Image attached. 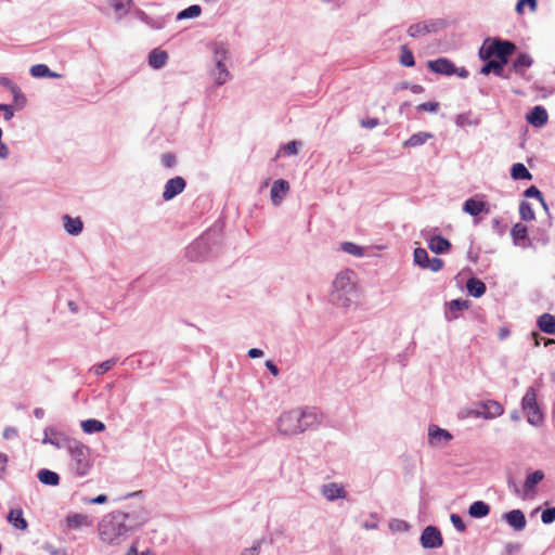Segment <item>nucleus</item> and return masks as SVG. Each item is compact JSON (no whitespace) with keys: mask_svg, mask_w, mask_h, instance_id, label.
<instances>
[{"mask_svg":"<svg viewBox=\"0 0 555 555\" xmlns=\"http://www.w3.org/2000/svg\"><path fill=\"white\" fill-rule=\"evenodd\" d=\"M146 515L140 513L113 512L102 518L99 524V534L103 542L120 544L130 531H133L146 521Z\"/></svg>","mask_w":555,"mask_h":555,"instance_id":"1","label":"nucleus"},{"mask_svg":"<svg viewBox=\"0 0 555 555\" xmlns=\"http://www.w3.org/2000/svg\"><path fill=\"white\" fill-rule=\"evenodd\" d=\"M318 424V415L312 410H292L283 413L278 423L282 435L293 436L305 431Z\"/></svg>","mask_w":555,"mask_h":555,"instance_id":"2","label":"nucleus"},{"mask_svg":"<svg viewBox=\"0 0 555 555\" xmlns=\"http://www.w3.org/2000/svg\"><path fill=\"white\" fill-rule=\"evenodd\" d=\"M515 49L516 46L511 41L488 38L479 49V57L486 61L495 56L498 60L504 61L507 60Z\"/></svg>","mask_w":555,"mask_h":555,"instance_id":"3","label":"nucleus"},{"mask_svg":"<svg viewBox=\"0 0 555 555\" xmlns=\"http://www.w3.org/2000/svg\"><path fill=\"white\" fill-rule=\"evenodd\" d=\"M70 469L78 476H86L91 469L90 450L82 443L69 447Z\"/></svg>","mask_w":555,"mask_h":555,"instance_id":"4","label":"nucleus"},{"mask_svg":"<svg viewBox=\"0 0 555 555\" xmlns=\"http://www.w3.org/2000/svg\"><path fill=\"white\" fill-rule=\"evenodd\" d=\"M522 410L527 415V421L533 426L541 425L543 413L537 402V393L533 388H529L522 398Z\"/></svg>","mask_w":555,"mask_h":555,"instance_id":"5","label":"nucleus"},{"mask_svg":"<svg viewBox=\"0 0 555 555\" xmlns=\"http://www.w3.org/2000/svg\"><path fill=\"white\" fill-rule=\"evenodd\" d=\"M354 272L352 270H344L339 272L333 281L334 295H336L335 299L337 301L340 300L341 294H349L353 291Z\"/></svg>","mask_w":555,"mask_h":555,"instance_id":"6","label":"nucleus"},{"mask_svg":"<svg viewBox=\"0 0 555 555\" xmlns=\"http://www.w3.org/2000/svg\"><path fill=\"white\" fill-rule=\"evenodd\" d=\"M504 412L503 405L494 400H488L480 403V410L470 411L469 415L483 418H494L502 415Z\"/></svg>","mask_w":555,"mask_h":555,"instance_id":"7","label":"nucleus"},{"mask_svg":"<svg viewBox=\"0 0 555 555\" xmlns=\"http://www.w3.org/2000/svg\"><path fill=\"white\" fill-rule=\"evenodd\" d=\"M421 542L426 548H437L442 545L443 539L437 528L428 526L422 533Z\"/></svg>","mask_w":555,"mask_h":555,"instance_id":"8","label":"nucleus"},{"mask_svg":"<svg viewBox=\"0 0 555 555\" xmlns=\"http://www.w3.org/2000/svg\"><path fill=\"white\" fill-rule=\"evenodd\" d=\"M185 185V180L182 177H175L172 179H169L165 184L163 198L165 201L172 199L175 196L183 192Z\"/></svg>","mask_w":555,"mask_h":555,"instance_id":"9","label":"nucleus"},{"mask_svg":"<svg viewBox=\"0 0 555 555\" xmlns=\"http://www.w3.org/2000/svg\"><path fill=\"white\" fill-rule=\"evenodd\" d=\"M427 65L431 72L437 74L453 75L456 73L454 64L444 57L435 61H429Z\"/></svg>","mask_w":555,"mask_h":555,"instance_id":"10","label":"nucleus"},{"mask_svg":"<svg viewBox=\"0 0 555 555\" xmlns=\"http://www.w3.org/2000/svg\"><path fill=\"white\" fill-rule=\"evenodd\" d=\"M289 191V183L286 180L279 179L273 182L271 188V199L274 205H280L283 197Z\"/></svg>","mask_w":555,"mask_h":555,"instance_id":"11","label":"nucleus"},{"mask_svg":"<svg viewBox=\"0 0 555 555\" xmlns=\"http://www.w3.org/2000/svg\"><path fill=\"white\" fill-rule=\"evenodd\" d=\"M547 112L541 105L534 106L527 116L528 122L534 127L544 126L547 122Z\"/></svg>","mask_w":555,"mask_h":555,"instance_id":"12","label":"nucleus"},{"mask_svg":"<svg viewBox=\"0 0 555 555\" xmlns=\"http://www.w3.org/2000/svg\"><path fill=\"white\" fill-rule=\"evenodd\" d=\"M439 23H425L420 22L411 25L408 29L410 37L416 38L436 31Z\"/></svg>","mask_w":555,"mask_h":555,"instance_id":"13","label":"nucleus"},{"mask_svg":"<svg viewBox=\"0 0 555 555\" xmlns=\"http://www.w3.org/2000/svg\"><path fill=\"white\" fill-rule=\"evenodd\" d=\"M503 517L515 530H522L527 525L526 517L520 509H513L505 513Z\"/></svg>","mask_w":555,"mask_h":555,"instance_id":"14","label":"nucleus"},{"mask_svg":"<svg viewBox=\"0 0 555 555\" xmlns=\"http://www.w3.org/2000/svg\"><path fill=\"white\" fill-rule=\"evenodd\" d=\"M485 65L481 67L480 73L482 75H488L490 73H494L499 77H503L504 65L507 63V60L500 61L498 59H489L485 61Z\"/></svg>","mask_w":555,"mask_h":555,"instance_id":"15","label":"nucleus"},{"mask_svg":"<svg viewBox=\"0 0 555 555\" xmlns=\"http://www.w3.org/2000/svg\"><path fill=\"white\" fill-rule=\"evenodd\" d=\"M429 443L431 446H439L442 442H449L452 439V436L449 431L439 428L438 426L429 427Z\"/></svg>","mask_w":555,"mask_h":555,"instance_id":"16","label":"nucleus"},{"mask_svg":"<svg viewBox=\"0 0 555 555\" xmlns=\"http://www.w3.org/2000/svg\"><path fill=\"white\" fill-rule=\"evenodd\" d=\"M322 494L330 501L335 499H344L346 491L343 486L336 482H330L322 487Z\"/></svg>","mask_w":555,"mask_h":555,"instance_id":"17","label":"nucleus"},{"mask_svg":"<svg viewBox=\"0 0 555 555\" xmlns=\"http://www.w3.org/2000/svg\"><path fill=\"white\" fill-rule=\"evenodd\" d=\"M66 524L70 529H79L92 526V520L87 515L76 513L66 517Z\"/></svg>","mask_w":555,"mask_h":555,"instance_id":"18","label":"nucleus"},{"mask_svg":"<svg viewBox=\"0 0 555 555\" xmlns=\"http://www.w3.org/2000/svg\"><path fill=\"white\" fill-rule=\"evenodd\" d=\"M469 308V301L463 299H454L449 302L447 318L453 320L459 318V312L467 310Z\"/></svg>","mask_w":555,"mask_h":555,"instance_id":"19","label":"nucleus"},{"mask_svg":"<svg viewBox=\"0 0 555 555\" xmlns=\"http://www.w3.org/2000/svg\"><path fill=\"white\" fill-rule=\"evenodd\" d=\"M463 210L470 216H478L482 211L488 212L486 203L475 198H468L463 205Z\"/></svg>","mask_w":555,"mask_h":555,"instance_id":"20","label":"nucleus"},{"mask_svg":"<svg viewBox=\"0 0 555 555\" xmlns=\"http://www.w3.org/2000/svg\"><path fill=\"white\" fill-rule=\"evenodd\" d=\"M450 247L451 243L440 235L431 237L428 242V248L436 254H443L448 251Z\"/></svg>","mask_w":555,"mask_h":555,"instance_id":"21","label":"nucleus"},{"mask_svg":"<svg viewBox=\"0 0 555 555\" xmlns=\"http://www.w3.org/2000/svg\"><path fill=\"white\" fill-rule=\"evenodd\" d=\"M64 229L70 235H78L83 228L82 221L80 218H72L68 215L63 217Z\"/></svg>","mask_w":555,"mask_h":555,"instance_id":"22","label":"nucleus"},{"mask_svg":"<svg viewBox=\"0 0 555 555\" xmlns=\"http://www.w3.org/2000/svg\"><path fill=\"white\" fill-rule=\"evenodd\" d=\"M539 328L551 335H555V317L550 313H543L538 319Z\"/></svg>","mask_w":555,"mask_h":555,"instance_id":"23","label":"nucleus"},{"mask_svg":"<svg viewBox=\"0 0 555 555\" xmlns=\"http://www.w3.org/2000/svg\"><path fill=\"white\" fill-rule=\"evenodd\" d=\"M466 288L473 297L479 298L486 293V284L476 278H470L466 283Z\"/></svg>","mask_w":555,"mask_h":555,"instance_id":"24","label":"nucleus"},{"mask_svg":"<svg viewBox=\"0 0 555 555\" xmlns=\"http://www.w3.org/2000/svg\"><path fill=\"white\" fill-rule=\"evenodd\" d=\"M168 59V54L164 50L154 49L149 55V64L155 69L163 67Z\"/></svg>","mask_w":555,"mask_h":555,"instance_id":"25","label":"nucleus"},{"mask_svg":"<svg viewBox=\"0 0 555 555\" xmlns=\"http://www.w3.org/2000/svg\"><path fill=\"white\" fill-rule=\"evenodd\" d=\"M532 65V59L527 53H520L513 62V69L520 75Z\"/></svg>","mask_w":555,"mask_h":555,"instance_id":"26","label":"nucleus"},{"mask_svg":"<svg viewBox=\"0 0 555 555\" xmlns=\"http://www.w3.org/2000/svg\"><path fill=\"white\" fill-rule=\"evenodd\" d=\"M433 134L430 132H417L412 134L406 141L403 142L404 147H416L426 143L428 139H431Z\"/></svg>","mask_w":555,"mask_h":555,"instance_id":"27","label":"nucleus"},{"mask_svg":"<svg viewBox=\"0 0 555 555\" xmlns=\"http://www.w3.org/2000/svg\"><path fill=\"white\" fill-rule=\"evenodd\" d=\"M8 520L20 530L27 529V521L23 517L22 509H11L8 516Z\"/></svg>","mask_w":555,"mask_h":555,"instance_id":"28","label":"nucleus"},{"mask_svg":"<svg viewBox=\"0 0 555 555\" xmlns=\"http://www.w3.org/2000/svg\"><path fill=\"white\" fill-rule=\"evenodd\" d=\"M511 176L514 180H531L532 175L521 163H516L513 165L511 170Z\"/></svg>","mask_w":555,"mask_h":555,"instance_id":"29","label":"nucleus"},{"mask_svg":"<svg viewBox=\"0 0 555 555\" xmlns=\"http://www.w3.org/2000/svg\"><path fill=\"white\" fill-rule=\"evenodd\" d=\"M489 512V505L482 501H476L469 506V515L475 518L485 517Z\"/></svg>","mask_w":555,"mask_h":555,"instance_id":"30","label":"nucleus"},{"mask_svg":"<svg viewBox=\"0 0 555 555\" xmlns=\"http://www.w3.org/2000/svg\"><path fill=\"white\" fill-rule=\"evenodd\" d=\"M38 479L40 482L49 486H57L60 477L56 473L49 469H41L38 473Z\"/></svg>","mask_w":555,"mask_h":555,"instance_id":"31","label":"nucleus"},{"mask_svg":"<svg viewBox=\"0 0 555 555\" xmlns=\"http://www.w3.org/2000/svg\"><path fill=\"white\" fill-rule=\"evenodd\" d=\"M81 427L87 434L101 433L105 429V425L102 422L93 418L83 421Z\"/></svg>","mask_w":555,"mask_h":555,"instance_id":"32","label":"nucleus"},{"mask_svg":"<svg viewBox=\"0 0 555 555\" xmlns=\"http://www.w3.org/2000/svg\"><path fill=\"white\" fill-rule=\"evenodd\" d=\"M30 74L33 77H59L57 74L52 73L49 67L44 64H37L30 67Z\"/></svg>","mask_w":555,"mask_h":555,"instance_id":"33","label":"nucleus"},{"mask_svg":"<svg viewBox=\"0 0 555 555\" xmlns=\"http://www.w3.org/2000/svg\"><path fill=\"white\" fill-rule=\"evenodd\" d=\"M543 478L544 474L541 470L529 474L525 481L526 490H532Z\"/></svg>","mask_w":555,"mask_h":555,"instance_id":"34","label":"nucleus"},{"mask_svg":"<svg viewBox=\"0 0 555 555\" xmlns=\"http://www.w3.org/2000/svg\"><path fill=\"white\" fill-rule=\"evenodd\" d=\"M400 52V63L406 67L414 66L415 61L412 51L406 46H402Z\"/></svg>","mask_w":555,"mask_h":555,"instance_id":"35","label":"nucleus"},{"mask_svg":"<svg viewBox=\"0 0 555 555\" xmlns=\"http://www.w3.org/2000/svg\"><path fill=\"white\" fill-rule=\"evenodd\" d=\"M414 262L421 268L426 269V264L429 262V257L424 248L420 247L414 250Z\"/></svg>","mask_w":555,"mask_h":555,"instance_id":"36","label":"nucleus"},{"mask_svg":"<svg viewBox=\"0 0 555 555\" xmlns=\"http://www.w3.org/2000/svg\"><path fill=\"white\" fill-rule=\"evenodd\" d=\"M519 214H520L521 219L525 221H531L535 217L531 205L527 202L520 203Z\"/></svg>","mask_w":555,"mask_h":555,"instance_id":"37","label":"nucleus"},{"mask_svg":"<svg viewBox=\"0 0 555 555\" xmlns=\"http://www.w3.org/2000/svg\"><path fill=\"white\" fill-rule=\"evenodd\" d=\"M202 12V9L199 5H191L186 8L185 10L181 11L178 14V20H184V18H191V17H197Z\"/></svg>","mask_w":555,"mask_h":555,"instance_id":"38","label":"nucleus"},{"mask_svg":"<svg viewBox=\"0 0 555 555\" xmlns=\"http://www.w3.org/2000/svg\"><path fill=\"white\" fill-rule=\"evenodd\" d=\"M230 77V74L225 66L221 63H217V73L215 74V78L218 85L224 83Z\"/></svg>","mask_w":555,"mask_h":555,"instance_id":"39","label":"nucleus"},{"mask_svg":"<svg viewBox=\"0 0 555 555\" xmlns=\"http://www.w3.org/2000/svg\"><path fill=\"white\" fill-rule=\"evenodd\" d=\"M341 249L350 255H353V256L361 257L363 255V248L354 243H351V242L343 243Z\"/></svg>","mask_w":555,"mask_h":555,"instance_id":"40","label":"nucleus"},{"mask_svg":"<svg viewBox=\"0 0 555 555\" xmlns=\"http://www.w3.org/2000/svg\"><path fill=\"white\" fill-rule=\"evenodd\" d=\"M512 235L515 240H525L528 235L527 227L521 223H517L512 229Z\"/></svg>","mask_w":555,"mask_h":555,"instance_id":"41","label":"nucleus"},{"mask_svg":"<svg viewBox=\"0 0 555 555\" xmlns=\"http://www.w3.org/2000/svg\"><path fill=\"white\" fill-rule=\"evenodd\" d=\"M525 196L526 197H535L546 208L544 197H543L541 191L537 186L531 185L530 188H528L525 191Z\"/></svg>","mask_w":555,"mask_h":555,"instance_id":"42","label":"nucleus"},{"mask_svg":"<svg viewBox=\"0 0 555 555\" xmlns=\"http://www.w3.org/2000/svg\"><path fill=\"white\" fill-rule=\"evenodd\" d=\"M10 92L13 95L14 103L16 104V106L18 108H22L26 104V98L23 94V92L21 91V89L18 88V86L13 88Z\"/></svg>","mask_w":555,"mask_h":555,"instance_id":"43","label":"nucleus"},{"mask_svg":"<svg viewBox=\"0 0 555 555\" xmlns=\"http://www.w3.org/2000/svg\"><path fill=\"white\" fill-rule=\"evenodd\" d=\"M525 5H528L529 9L534 12L537 10V0H518L517 4H516V12L518 14H522L524 13V8Z\"/></svg>","mask_w":555,"mask_h":555,"instance_id":"44","label":"nucleus"},{"mask_svg":"<svg viewBox=\"0 0 555 555\" xmlns=\"http://www.w3.org/2000/svg\"><path fill=\"white\" fill-rule=\"evenodd\" d=\"M114 364H115V360L104 361V362L100 363L98 366H95L94 373L98 375H102V374L106 373L107 371H109Z\"/></svg>","mask_w":555,"mask_h":555,"instance_id":"45","label":"nucleus"},{"mask_svg":"<svg viewBox=\"0 0 555 555\" xmlns=\"http://www.w3.org/2000/svg\"><path fill=\"white\" fill-rule=\"evenodd\" d=\"M439 108L438 102H425L417 105V111L435 113Z\"/></svg>","mask_w":555,"mask_h":555,"instance_id":"46","label":"nucleus"},{"mask_svg":"<svg viewBox=\"0 0 555 555\" xmlns=\"http://www.w3.org/2000/svg\"><path fill=\"white\" fill-rule=\"evenodd\" d=\"M443 267V261L440 258L434 257L429 259V262L426 264V269H430L433 272H437L441 270Z\"/></svg>","mask_w":555,"mask_h":555,"instance_id":"47","label":"nucleus"},{"mask_svg":"<svg viewBox=\"0 0 555 555\" xmlns=\"http://www.w3.org/2000/svg\"><path fill=\"white\" fill-rule=\"evenodd\" d=\"M541 519L544 524L553 522L555 520V507L544 509Z\"/></svg>","mask_w":555,"mask_h":555,"instance_id":"48","label":"nucleus"},{"mask_svg":"<svg viewBox=\"0 0 555 555\" xmlns=\"http://www.w3.org/2000/svg\"><path fill=\"white\" fill-rule=\"evenodd\" d=\"M298 145H300L297 141H292L285 145H283L282 150L287 155H296L298 153Z\"/></svg>","mask_w":555,"mask_h":555,"instance_id":"49","label":"nucleus"},{"mask_svg":"<svg viewBox=\"0 0 555 555\" xmlns=\"http://www.w3.org/2000/svg\"><path fill=\"white\" fill-rule=\"evenodd\" d=\"M453 526L461 532H463L466 528L463 519L461 518V516H459L457 514H452L451 517H450Z\"/></svg>","mask_w":555,"mask_h":555,"instance_id":"50","label":"nucleus"},{"mask_svg":"<svg viewBox=\"0 0 555 555\" xmlns=\"http://www.w3.org/2000/svg\"><path fill=\"white\" fill-rule=\"evenodd\" d=\"M117 13L125 11L126 0H105Z\"/></svg>","mask_w":555,"mask_h":555,"instance_id":"51","label":"nucleus"},{"mask_svg":"<svg viewBox=\"0 0 555 555\" xmlns=\"http://www.w3.org/2000/svg\"><path fill=\"white\" fill-rule=\"evenodd\" d=\"M162 162H163L165 167L170 168V167L176 165V157L171 153H166V154L163 155Z\"/></svg>","mask_w":555,"mask_h":555,"instance_id":"52","label":"nucleus"},{"mask_svg":"<svg viewBox=\"0 0 555 555\" xmlns=\"http://www.w3.org/2000/svg\"><path fill=\"white\" fill-rule=\"evenodd\" d=\"M7 464H8V456H7V454L0 452V478H2V476H3L4 472H5Z\"/></svg>","mask_w":555,"mask_h":555,"instance_id":"53","label":"nucleus"},{"mask_svg":"<svg viewBox=\"0 0 555 555\" xmlns=\"http://www.w3.org/2000/svg\"><path fill=\"white\" fill-rule=\"evenodd\" d=\"M0 85L5 87V88H8L10 91L17 86V85H15L12 80H10L7 77H2L0 79Z\"/></svg>","mask_w":555,"mask_h":555,"instance_id":"54","label":"nucleus"},{"mask_svg":"<svg viewBox=\"0 0 555 555\" xmlns=\"http://www.w3.org/2000/svg\"><path fill=\"white\" fill-rule=\"evenodd\" d=\"M16 434H17V431L15 428L8 427L3 430V438L10 439V438L16 436Z\"/></svg>","mask_w":555,"mask_h":555,"instance_id":"55","label":"nucleus"},{"mask_svg":"<svg viewBox=\"0 0 555 555\" xmlns=\"http://www.w3.org/2000/svg\"><path fill=\"white\" fill-rule=\"evenodd\" d=\"M457 125L464 126V125H472L473 122L469 120V116L467 115H460L456 120Z\"/></svg>","mask_w":555,"mask_h":555,"instance_id":"56","label":"nucleus"},{"mask_svg":"<svg viewBox=\"0 0 555 555\" xmlns=\"http://www.w3.org/2000/svg\"><path fill=\"white\" fill-rule=\"evenodd\" d=\"M266 366L269 369V371H270L274 376H278V375H279V370H278L276 365H275L272 361H267V362H266Z\"/></svg>","mask_w":555,"mask_h":555,"instance_id":"57","label":"nucleus"},{"mask_svg":"<svg viewBox=\"0 0 555 555\" xmlns=\"http://www.w3.org/2000/svg\"><path fill=\"white\" fill-rule=\"evenodd\" d=\"M259 545L243 551L242 555H258Z\"/></svg>","mask_w":555,"mask_h":555,"instance_id":"58","label":"nucleus"},{"mask_svg":"<svg viewBox=\"0 0 555 555\" xmlns=\"http://www.w3.org/2000/svg\"><path fill=\"white\" fill-rule=\"evenodd\" d=\"M262 353H263V352H262V350L257 349V348H251V349H249V351H248V356H249L250 358H258V357H261V356H262Z\"/></svg>","mask_w":555,"mask_h":555,"instance_id":"59","label":"nucleus"},{"mask_svg":"<svg viewBox=\"0 0 555 555\" xmlns=\"http://www.w3.org/2000/svg\"><path fill=\"white\" fill-rule=\"evenodd\" d=\"M362 125L366 128H374L378 125V120L376 118L369 119L366 121H362Z\"/></svg>","mask_w":555,"mask_h":555,"instance_id":"60","label":"nucleus"},{"mask_svg":"<svg viewBox=\"0 0 555 555\" xmlns=\"http://www.w3.org/2000/svg\"><path fill=\"white\" fill-rule=\"evenodd\" d=\"M106 501H107V498H106V495H104V494H100V495H98V496H95V498H93V499L91 500V502H92V503H95V504H103V503H105Z\"/></svg>","mask_w":555,"mask_h":555,"instance_id":"61","label":"nucleus"},{"mask_svg":"<svg viewBox=\"0 0 555 555\" xmlns=\"http://www.w3.org/2000/svg\"><path fill=\"white\" fill-rule=\"evenodd\" d=\"M3 112H4V119H5V120H10V119H12V117H13V115H14V112H13V109H12V106H11V105H8V107H7V108H5V111H3Z\"/></svg>","mask_w":555,"mask_h":555,"instance_id":"62","label":"nucleus"},{"mask_svg":"<svg viewBox=\"0 0 555 555\" xmlns=\"http://www.w3.org/2000/svg\"><path fill=\"white\" fill-rule=\"evenodd\" d=\"M126 555H138V547L137 544L133 543L130 548L128 550Z\"/></svg>","mask_w":555,"mask_h":555,"instance_id":"63","label":"nucleus"},{"mask_svg":"<svg viewBox=\"0 0 555 555\" xmlns=\"http://www.w3.org/2000/svg\"><path fill=\"white\" fill-rule=\"evenodd\" d=\"M411 90H412L414 93H420V92H422V91L424 90V88H423L422 86H420V85H413V86L411 87Z\"/></svg>","mask_w":555,"mask_h":555,"instance_id":"64","label":"nucleus"}]
</instances>
